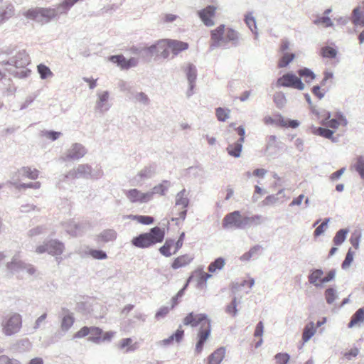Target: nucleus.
<instances>
[{"mask_svg":"<svg viewBox=\"0 0 364 364\" xmlns=\"http://www.w3.org/2000/svg\"><path fill=\"white\" fill-rule=\"evenodd\" d=\"M183 323L185 326H191L196 327L200 326V328L197 335V343L195 351L197 354H200L205 343L211 333V322L208 315L205 314H194L191 312L183 318Z\"/></svg>","mask_w":364,"mask_h":364,"instance_id":"f257e3e1","label":"nucleus"},{"mask_svg":"<svg viewBox=\"0 0 364 364\" xmlns=\"http://www.w3.org/2000/svg\"><path fill=\"white\" fill-rule=\"evenodd\" d=\"M211 42L210 50H213L218 48L228 49L230 46L237 47L240 44V35L235 30L228 28L225 30V25L221 24L210 31Z\"/></svg>","mask_w":364,"mask_h":364,"instance_id":"f03ea898","label":"nucleus"},{"mask_svg":"<svg viewBox=\"0 0 364 364\" xmlns=\"http://www.w3.org/2000/svg\"><path fill=\"white\" fill-rule=\"evenodd\" d=\"M165 236L164 230L156 226L150 229L149 232L141 233L132 240V244L136 247L145 249L161 242Z\"/></svg>","mask_w":364,"mask_h":364,"instance_id":"7ed1b4c3","label":"nucleus"},{"mask_svg":"<svg viewBox=\"0 0 364 364\" xmlns=\"http://www.w3.org/2000/svg\"><path fill=\"white\" fill-rule=\"evenodd\" d=\"M30 63V58L26 50H20L14 57L11 58L9 60L3 61L2 65H10L16 68H23L21 71L13 72L14 76L19 78H25L30 74L31 70L26 68Z\"/></svg>","mask_w":364,"mask_h":364,"instance_id":"20e7f679","label":"nucleus"},{"mask_svg":"<svg viewBox=\"0 0 364 364\" xmlns=\"http://www.w3.org/2000/svg\"><path fill=\"white\" fill-rule=\"evenodd\" d=\"M21 326L22 318L17 313L4 316L1 322L2 333L7 336H13L19 332Z\"/></svg>","mask_w":364,"mask_h":364,"instance_id":"39448f33","label":"nucleus"},{"mask_svg":"<svg viewBox=\"0 0 364 364\" xmlns=\"http://www.w3.org/2000/svg\"><path fill=\"white\" fill-rule=\"evenodd\" d=\"M244 216L240 210L228 213L223 218L222 225L224 229L234 228L245 230Z\"/></svg>","mask_w":364,"mask_h":364,"instance_id":"423d86ee","label":"nucleus"},{"mask_svg":"<svg viewBox=\"0 0 364 364\" xmlns=\"http://www.w3.org/2000/svg\"><path fill=\"white\" fill-rule=\"evenodd\" d=\"M277 87H286L297 89L299 90H304L305 85L300 77H297L293 73H287L277 79Z\"/></svg>","mask_w":364,"mask_h":364,"instance_id":"0eeeda50","label":"nucleus"},{"mask_svg":"<svg viewBox=\"0 0 364 364\" xmlns=\"http://www.w3.org/2000/svg\"><path fill=\"white\" fill-rule=\"evenodd\" d=\"M75 323L74 314H65L60 320V330L52 336L50 343H54L60 340L64 335L72 328Z\"/></svg>","mask_w":364,"mask_h":364,"instance_id":"6e6552de","label":"nucleus"},{"mask_svg":"<svg viewBox=\"0 0 364 364\" xmlns=\"http://www.w3.org/2000/svg\"><path fill=\"white\" fill-rule=\"evenodd\" d=\"M87 149L82 144L74 143L60 159L63 161L79 160L87 154Z\"/></svg>","mask_w":364,"mask_h":364,"instance_id":"1a4fd4ad","label":"nucleus"},{"mask_svg":"<svg viewBox=\"0 0 364 364\" xmlns=\"http://www.w3.org/2000/svg\"><path fill=\"white\" fill-rule=\"evenodd\" d=\"M6 267L12 273L26 272L29 275H33L36 272V269L32 264L18 260L16 256L12 258L10 262L7 263Z\"/></svg>","mask_w":364,"mask_h":364,"instance_id":"9d476101","label":"nucleus"},{"mask_svg":"<svg viewBox=\"0 0 364 364\" xmlns=\"http://www.w3.org/2000/svg\"><path fill=\"white\" fill-rule=\"evenodd\" d=\"M157 166L156 164H150L144 166L133 178L135 185L144 180L152 178L156 173Z\"/></svg>","mask_w":364,"mask_h":364,"instance_id":"9b49d317","label":"nucleus"},{"mask_svg":"<svg viewBox=\"0 0 364 364\" xmlns=\"http://www.w3.org/2000/svg\"><path fill=\"white\" fill-rule=\"evenodd\" d=\"M216 7L213 5H209L205 8L199 10L198 15L202 22L208 27L213 26L215 23L212 18L215 16Z\"/></svg>","mask_w":364,"mask_h":364,"instance_id":"f8f14e48","label":"nucleus"},{"mask_svg":"<svg viewBox=\"0 0 364 364\" xmlns=\"http://www.w3.org/2000/svg\"><path fill=\"white\" fill-rule=\"evenodd\" d=\"M127 198L132 203H147L150 201L151 194L146 193H141L136 188L130 189L125 192Z\"/></svg>","mask_w":364,"mask_h":364,"instance_id":"ddd939ff","label":"nucleus"},{"mask_svg":"<svg viewBox=\"0 0 364 364\" xmlns=\"http://www.w3.org/2000/svg\"><path fill=\"white\" fill-rule=\"evenodd\" d=\"M323 271L321 269L313 268L310 269L308 276L309 282L316 288L323 287L321 280L323 279Z\"/></svg>","mask_w":364,"mask_h":364,"instance_id":"4468645a","label":"nucleus"},{"mask_svg":"<svg viewBox=\"0 0 364 364\" xmlns=\"http://www.w3.org/2000/svg\"><path fill=\"white\" fill-rule=\"evenodd\" d=\"M167 41L173 56L177 55L181 51L187 50L189 47L188 43L178 40L167 39Z\"/></svg>","mask_w":364,"mask_h":364,"instance_id":"2eb2a0df","label":"nucleus"},{"mask_svg":"<svg viewBox=\"0 0 364 364\" xmlns=\"http://www.w3.org/2000/svg\"><path fill=\"white\" fill-rule=\"evenodd\" d=\"M171 186V183L168 180H163L162 182L156 186H155L151 191L147 192L151 194L150 200L153 198L154 194H159L161 196H165L166 193L168 191V188Z\"/></svg>","mask_w":364,"mask_h":364,"instance_id":"dca6fc26","label":"nucleus"},{"mask_svg":"<svg viewBox=\"0 0 364 364\" xmlns=\"http://www.w3.org/2000/svg\"><path fill=\"white\" fill-rule=\"evenodd\" d=\"M109 93L108 91H104L101 94H98V100L96 103V109H99L101 112H105L110 108L108 104Z\"/></svg>","mask_w":364,"mask_h":364,"instance_id":"f3484780","label":"nucleus"},{"mask_svg":"<svg viewBox=\"0 0 364 364\" xmlns=\"http://www.w3.org/2000/svg\"><path fill=\"white\" fill-rule=\"evenodd\" d=\"M64 244L57 240H51L48 242V254L52 255H60L64 250Z\"/></svg>","mask_w":364,"mask_h":364,"instance_id":"a211bd4d","label":"nucleus"},{"mask_svg":"<svg viewBox=\"0 0 364 364\" xmlns=\"http://www.w3.org/2000/svg\"><path fill=\"white\" fill-rule=\"evenodd\" d=\"M225 355V348L220 347L212 353L208 358V364H220Z\"/></svg>","mask_w":364,"mask_h":364,"instance_id":"6ab92c4d","label":"nucleus"},{"mask_svg":"<svg viewBox=\"0 0 364 364\" xmlns=\"http://www.w3.org/2000/svg\"><path fill=\"white\" fill-rule=\"evenodd\" d=\"M245 229L250 228L252 226H258L264 222V217L261 215H254L252 216H244Z\"/></svg>","mask_w":364,"mask_h":364,"instance_id":"aec40b11","label":"nucleus"},{"mask_svg":"<svg viewBox=\"0 0 364 364\" xmlns=\"http://www.w3.org/2000/svg\"><path fill=\"white\" fill-rule=\"evenodd\" d=\"M364 321V308L358 309L351 316L348 327L351 328L356 325L360 326Z\"/></svg>","mask_w":364,"mask_h":364,"instance_id":"412c9836","label":"nucleus"},{"mask_svg":"<svg viewBox=\"0 0 364 364\" xmlns=\"http://www.w3.org/2000/svg\"><path fill=\"white\" fill-rule=\"evenodd\" d=\"M193 257L190 256L189 255H183L176 257L171 264V267L173 269H177L180 267H185L190 264Z\"/></svg>","mask_w":364,"mask_h":364,"instance_id":"4be33fe9","label":"nucleus"},{"mask_svg":"<svg viewBox=\"0 0 364 364\" xmlns=\"http://www.w3.org/2000/svg\"><path fill=\"white\" fill-rule=\"evenodd\" d=\"M187 80L190 85V90H193L195 86V81L197 77V70L193 64H188L186 69Z\"/></svg>","mask_w":364,"mask_h":364,"instance_id":"5701e85b","label":"nucleus"},{"mask_svg":"<svg viewBox=\"0 0 364 364\" xmlns=\"http://www.w3.org/2000/svg\"><path fill=\"white\" fill-rule=\"evenodd\" d=\"M15 13L14 6L12 4H8L4 8L0 9V23L11 18Z\"/></svg>","mask_w":364,"mask_h":364,"instance_id":"b1692460","label":"nucleus"},{"mask_svg":"<svg viewBox=\"0 0 364 364\" xmlns=\"http://www.w3.org/2000/svg\"><path fill=\"white\" fill-rule=\"evenodd\" d=\"M187 191L185 188L179 191L176 196V205H181L183 208H187L189 205L190 200L187 197Z\"/></svg>","mask_w":364,"mask_h":364,"instance_id":"393cba45","label":"nucleus"},{"mask_svg":"<svg viewBox=\"0 0 364 364\" xmlns=\"http://www.w3.org/2000/svg\"><path fill=\"white\" fill-rule=\"evenodd\" d=\"M242 143L237 141L233 144H230L227 147L228 153L233 157H240L242 149Z\"/></svg>","mask_w":364,"mask_h":364,"instance_id":"a878e982","label":"nucleus"},{"mask_svg":"<svg viewBox=\"0 0 364 364\" xmlns=\"http://www.w3.org/2000/svg\"><path fill=\"white\" fill-rule=\"evenodd\" d=\"M78 178H90L92 175V166L89 164H80L76 168Z\"/></svg>","mask_w":364,"mask_h":364,"instance_id":"bb28decb","label":"nucleus"},{"mask_svg":"<svg viewBox=\"0 0 364 364\" xmlns=\"http://www.w3.org/2000/svg\"><path fill=\"white\" fill-rule=\"evenodd\" d=\"M311 130L314 134L323 136L326 139L331 138L332 134L334 133L333 131L321 127L311 126Z\"/></svg>","mask_w":364,"mask_h":364,"instance_id":"cd10ccee","label":"nucleus"},{"mask_svg":"<svg viewBox=\"0 0 364 364\" xmlns=\"http://www.w3.org/2000/svg\"><path fill=\"white\" fill-rule=\"evenodd\" d=\"M316 333V327L313 321L309 322L304 328L302 340L304 343L309 341Z\"/></svg>","mask_w":364,"mask_h":364,"instance_id":"c85d7f7f","label":"nucleus"},{"mask_svg":"<svg viewBox=\"0 0 364 364\" xmlns=\"http://www.w3.org/2000/svg\"><path fill=\"white\" fill-rule=\"evenodd\" d=\"M40 15L42 22H43V19H45L46 23L49 22L56 17V14L53 8H40Z\"/></svg>","mask_w":364,"mask_h":364,"instance_id":"c756f323","label":"nucleus"},{"mask_svg":"<svg viewBox=\"0 0 364 364\" xmlns=\"http://www.w3.org/2000/svg\"><path fill=\"white\" fill-rule=\"evenodd\" d=\"M99 240L104 242L113 241L117 237V232L112 229H107L102 231L98 236Z\"/></svg>","mask_w":364,"mask_h":364,"instance_id":"7c9ffc66","label":"nucleus"},{"mask_svg":"<svg viewBox=\"0 0 364 364\" xmlns=\"http://www.w3.org/2000/svg\"><path fill=\"white\" fill-rule=\"evenodd\" d=\"M301 77H304L306 83H310L316 78V75L313 70L308 68H302L297 71Z\"/></svg>","mask_w":364,"mask_h":364,"instance_id":"2f4dec72","label":"nucleus"},{"mask_svg":"<svg viewBox=\"0 0 364 364\" xmlns=\"http://www.w3.org/2000/svg\"><path fill=\"white\" fill-rule=\"evenodd\" d=\"M130 100H134L136 102H138L144 105H149L150 103V99L148 95L143 92H134V95H131L129 96Z\"/></svg>","mask_w":364,"mask_h":364,"instance_id":"473e14b6","label":"nucleus"},{"mask_svg":"<svg viewBox=\"0 0 364 364\" xmlns=\"http://www.w3.org/2000/svg\"><path fill=\"white\" fill-rule=\"evenodd\" d=\"M225 264V260L223 257H218L212 262L208 267V272L214 273L217 270H221Z\"/></svg>","mask_w":364,"mask_h":364,"instance_id":"72a5a7b5","label":"nucleus"},{"mask_svg":"<svg viewBox=\"0 0 364 364\" xmlns=\"http://www.w3.org/2000/svg\"><path fill=\"white\" fill-rule=\"evenodd\" d=\"M19 174L30 179L35 180L38 177L39 171L36 169H31L30 167L24 166L18 171Z\"/></svg>","mask_w":364,"mask_h":364,"instance_id":"f704fd0d","label":"nucleus"},{"mask_svg":"<svg viewBox=\"0 0 364 364\" xmlns=\"http://www.w3.org/2000/svg\"><path fill=\"white\" fill-rule=\"evenodd\" d=\"M103 331L102 330L96 326H91L90 327V333L91 336L88 338V341L95 343H100L101 342V336Z\"/></svg>","mask_w":364,"mask_h":364,"instance_id":"c9c22d12","label":"nucleus"},{"mask_svg":"<svg viewBox=\"0 0 364 364\" xmlns=\"http://www.w3.org/2000/svg\"><path fill=\"white\" fill-rule=\"evenodd\" d=\"M324 296L328 304H332L338 297L337 290L333 287H330L325 290Z\"/></svg>","mask_w":364,"mask_h":364,"instance_id":"e433bc0d","label":"nucleus"},{"mask_svg":"<svg viewBox=\"0 0 364 364\" xmlns=\"http://www.w3.org/2000/svg\"><path fill=\"white\" fill-rule=\"evenodd\" d=\"M66 232L73 236H77L80 229V225L74 220H70L65 223Z\"/></svg>","mask_w":364,"mask_h":364,"instance_id":"4c0bfd02","label":"nucleus"},{"mask_svg":"<svg viewBox=\"0 0 364 364\" xmlns=\"http://www.w3.org/2000/svg\"><path fill=\"white\" fill-rule=\"evenodd\" d=\"M348 233V229H340L336 232L333 241L335 245L339 246L342 245L346 239V236Z\"/></svg>","mask_w":364,"mask_h":364,"instance_id":"58836bf2","label":"nucleus"},{"mask_svg":"<svg viewBox=\"0 0 364 364\" xmlns=\"http://www.w3.org/2000/svg\"><path fill=\"white\" fill-rule=\"evenodd\" d=\"M245 21L251 31L255 34V38H257L258 36V33L257 31L256 20L252 16V13H249L245 15Z\"/></svg>","mask_w":364,"mask_h":364,"instance_id":"ea45409f","label":"nucleus"},{"mask_svg":"<svg viewBox=\"0 0 364 364\" xmlns=\"http://www.w3.org/2000/svg\"><path fill=\"white\" fill-rule=\"evenodd\" d=\"M23 16L28 19L34 20L38 22H42V19H41L39 7L28 9V11L24 12Z\"/></svg>","mask_w":364,"mask_h":364,"instance_id":"a19ab883","label":"nucleus"},{"mask_svg":"<svg viewBox=\"0 0 364 364\" xmlns=\"http://www.w3.org/2000/svg\"><path fill=\"white\" fill-rule=\"evenodd\" d=\"M360 8L356 7L353 10L352 22L355 26H364V16L360 11Z\"/></svg>","mask_w":364,"mask_h":364,"instance_id":"79ce46f5","label":"nucleus"},{"mask_svg":"<svg viewBox=\"0 0 364 364\" xmlns=\"http://www.w3.org/2000/svg\"><path fill=\"white\" fill-rule=\"evenodd\" d=\"M273 100L277 107L279 109L283 108L287 103L285 95L282 92H275L273 95Z\"/></svg>","mask_w":364,"mask_h":364,"instance_id":"37998d69","label":"nucleus"},{"mask_svg":"<svg viewBox=\"0 0 364 364\" xmlns=\"http://www.w3.org/2000/svg\"><path fill=\"white\" fill-rule=\"evenodd\" d=\"M295 58V55L292 53H283V55L278 62V67H287Z\"/></svg>","mask_w":364,"mask_h":364,"instance_id":"c03bdc74","label":"nucleus"},{"mask_svg":"<svg viewBox=\"0 0 364 364\" xmlns=\"http://www.w3.org/2000/svg\"><path fill=\"white\" fill-rule=\"evenodd\" d=\"M262 246L259 245H256L251 247L250 250L245 253H244L240 257V260L242 261H249L252 257H253L257 252L262 250Z\"/></svg>","mask_w":364,"mask_h":364,"instance_id":"a18cd8bd","label":"nucleus"},{"mask_svg":"<svg viewBox=\"0 0 364 364\" xmlns=\"http://www.w3.org/2000/svg\"><path fill=\"white\" fill-rule=\"evenodd\" d=\"M192 279V276H191L186 281V284H184V286L183 287L182 289H181L178 293L176 294V295L175 296H173L171 299V301H172V305H171V309H173L178 304V299L180 298H181L183 294H184V292L186 289V288L188 287V284H189V282H191V280Z\"/></svg>","mask_w":364,"mask_h":364,"instance_id":"49530a36","label":"nucleus"},{"mask_svg":"<svg viewBox=\"0 0 364 364\" xmlns=\"http://www.w3.org/2000/svg\"><path fill=\"white\" fill-rule=\"evenodd\" d=\"M230 110L228 108L218 107L215 109V115L218 121L225 122L230 117Z\"/></svg>","mask_w":364,"mask_h":364,"instance_id":"de8ad7c7","label":"nucleus"},{"mask_svg":"<svg viewBox=\"0 0 364 364\" xmlns=\"http://www.w3.org/2000/svg\"><path fill=\"white\" fill-rule=\"evenodd\" d=\"M37 69L41 78L43 80L47 79L48 77H52L53 75L50 69L43 64L38 65Z\"/></svg>","mask_w":364,"mask_h":364,"instance_id":"09e8293b","label":"nucleus"},{"mask_svg":"<svg viewBox=\"0 0 364 364\" xmlns=\"http://www.w3.org/2000/svg\"><path fill=\"white\" fill-rule=\"evenodd\" d=\"M118 87L120 89L122 92H127V96H131V95H134L133 86L129 83L124 80H119L118 82Z\"/></svg>","mask_w":364,"mask_h":364,"instance_id":"8fccbe9b","label":"nucleus"},{"mask_svg":"<svg viewBox=\"0 0 364 364\" xmlns=\"http://www.w3.org/2000/svg\"><path fill=\"white\" fill-rule=\"evenodd\" d=\"M337 53L336 49L330 46H325L321 48V55L323 58L333 59L336 57Z\"/></svg>","mask_w":364,"mask_h":364,"instance_id":"3c124183","label":"nucleus"},{"mask_svg":"<svg viewBox=\"0 0 364 364\" xmlns=\"http://www.w3.org/2000/svg\"><path fill=\"white\" fill-rule=\"evenodd\" d=\"M354 255L355 252L352 250L351 248H349L346 253L345 259L341 264V267L343 269H346L351 264L352 262L353 261Z\"/></svg>","mask_w":364,"mask_h":364,"instance_id":"603ef678","label":"nucleus"},{"mask_svg":"<svg viewBox=\"0 0 364 364\" xmlns=\"http://www.w3.org/2000/svg\"><path fill=\"white\" fill-rule=\"evenodd\" d=\"M132 339L131 338H123L119 342V348L124 349L126 347H128L127 349V352H132L136 350V347L132 346Z\"/></svg>","mask_w":364,"mask_h":364,"instance_id":"864d4df0","label":"nucleus"},{"mask_svg":"<svg viewBox=\"0 0 364 364\" xmlns=\"http://www.w3.org/2000/svg\"><path fill=\"white\" fill-rule=\"evenodd\" d=\"M355 168L360 175V178L364 179V156H360L357 158Z\"/></svg>","mask_w":364,"mask_h":364,"instance_id":"5fc2aeb1","label":"nucleus"},{"mask_svg":"<svg viewBox=\"0 0 364 364\" xmlns=\"http://www.w3.org/2000/svg\"><path fill=\"white\" fill-rule=\"evenodd\" d=\"M237 298L235 296L232 301L228 304L225 307V312L231 314L232 316H235L237 314Z\"/></svg>","mask_w":364,"mask_h":364,"instance_id":"6e6d98bb","label":"nucleus"},{"mask_svg":"<svg viewBox=\"0 0 364 364\" xmlns=\"http://www.w3.org/2000/svg\"><path fill=\"white\" fill-rule=\"evenodd\" d=\"M277 364H287L290 360V355L287 353H278L274 355Z\"/></svg>","mask_w":364,"mask_h":364,"instance_id":"4d7b16f0","label":"nucleus"},{"mask_svg":"<svg viewBox=\"0 0 364 364\" xmlns=\"http://www.w3.org/2000/svg\"><path fill=\"white\" fill-rule=\"evenodd\" d=\"M109 60L116 64L117 66L120 67L122 70H123V65L125 63V57L120 54V55H111L109 58Z\"/></svg>","mask_w":364,"mask_h":364,"instance_id":"13d9d810","label":"nucleus"},{"mask_svg":"<svg viewBox=\"0 0 364 364\" xmlns=\"http://www.w3.org/2000/svg\"><path fill=\"white\" fill-rule=\"evenodd\" d=\"M61 134V132L53 130H44L41 132V135L43 136H46V138L50 139L53 141L57 140Z\"/></svg>","mask_w":364,"mask_h":364,"instance_id":"bf43d9fd","label":"nucleus"},{"mask_svg":"<svg viewBox=\"0 0 364 364\" xmlns=\"http://www.w3.org/2000/svg\"><path fill=\"white\" fill-rule=\"evenodd\" d=\"M161 45H164V39L158 41L156 43L149 46L153 57H159L161 53Z\"/></svg>","mask_w":364,"mask_h":364,"instance_id":"052dcab7","label":"nucleus"},{"mask_svg":"<svg viewBox=\"0 0 364 364\" xmlns=\"http://www.w3.org/2000/svg\"><path fill=\"white\" fill-rule=\"evenodd\" d=\"M140 58L144 61H146V62H149L151 60V59L153 58V54L151 52L149 46H148V47L143 46L141 54H140Z\"/></svg>","mask_w":364,"mask_h":364,"instance_id":"680f3d73","label":"nucleus"},{"mask_svg":"<svg viewBox=\"0 0 364 364\" xmlns=\"http://www.w3.org/2000/svg\"><path fill=\"white\" fill-rule=\"evenodd\" d=\"M89 254L94 259L100 260L105 259L107 257V253L102 250H90Z\"/></svg>","mask_w":364,"mask_h":364,"instance_id":"e2e57ef3","label":"nucleus"},{"mask_svg":"<svg viewBox=\"0 0 364 364\" xmlns=\"http://www.w3.org/2000/svg\"><path fill=\"white\" fill-rule=\"evenodd\" d=\"M331 218H326L323 220L322 223L318 225L316 230H314V235L315 237H318L322 235L324 232L326 228H327L328 223L330 222Z\"/></svg>","mask_w":364,"mask_h":364,"instance_id":"0e129e2a","label":"nucleus"},{"mask_svg":"<svg viewBox=\"0 0 364 364\" xmlns=\"http://www.w3.org/2000/svg\"><path fill=\"white\" fill-rule=\"evenodd\" d=\"M184 336V331L182 330L181 328H178L176 331L171 335L168 338L170 340L173 342L176 341V343H180Z\"/></svg>","mask_w":364,"mask_h":364,"instance_id":"69168bd1","label":"nucleus"},{"mask_svg":"<svg viewBox=\"0 0 364 364\" xmlns=\"http://www.w3.org/2000/svg\"><path fill=\"white\" fill-rule=\"evenodd\" d=\"M139 63L137 58L132 57L129 59L125 58V63L123 65V70H129L131 68L136 67Z\"/></svg>","mask_w":364,"mask_h":364,"instance_id":"338daca9","label":"nucleus"},{"mask_svg":"<svg viewBox=\"0 0 364 364\" xmlns=\"http://www.w3.org/2000/svg\"><path fill=\"white\" fill-rule=\"evenodd\" d=\"M0 364H21L18 360L10 358L7 355H0Z\"/></svg>","mask_w":364,"mask_h":364,"instance_id":"774afa93","label":"nucleus"}]
</instances>
